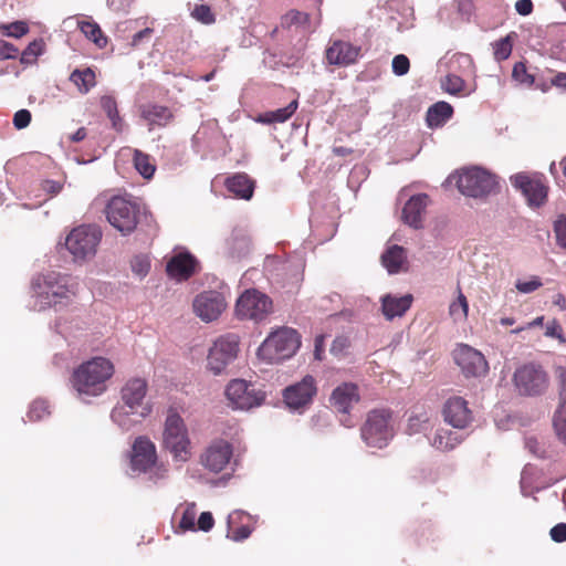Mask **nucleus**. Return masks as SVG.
<instances>
[{
	"label": "nucleus",
	"instance_id": "obj_1",
	"mask_svg": "<svg viewBox=\"0 0 566 566\" xmlns=\"http://www.w3.org/2000/svg\"><path fill=\"white\" fill-rule=\"evenodd\" d=\"M76 290L77 283L69 275L53 271L38 275L32 281L33 308L35 311H43L56 305L62 300H69L75 295Z\"/></svg>",
	"mask_w": 566,
	"mask_h": 566
},
{
	"label": "nucleus",
	"instance_id": "obj_2",
	"mask_svg": "<svg viewBox=\"0 0 566 566\" xmlns=\"http://www.w3.org/2000/svg\"><path fill=\"white\" fill-rule=\"evenodd\" d=\"M114 373L113 364L103 357H95L83 363L72 376L73 388L78 397L85 400L96 397L106 390V381Z\"/></svg>",
	"mask_w": 566,
	"mask_h": 566
},
{
	"label": "nucleus",
	"instance_id": "obj_3",
	"mask_svg": "<svg viewBox=\"0 0 566 566\" xmlns=\"http://www.w3.org/2000/svg\"><path fill=\"white\" fill-rule=\"evenodd\" d=\"M301 346L298 333L291 327L272 332L258 348V357L269 364L291 358Z\"/></svg>",
	"mask_w": 566,
	"mask_h": 566
},
{
	"label": "nucleus",
	"instance_id": "obj_4",
	"mask_svg": "<svg viewBox=\"0 0 566 566\" xmlns=\"http://www.w3.org/2000/svg\"><path fill=\"white\" fill-rule=\"evenodd\" d=\"M130 470L135 474H147L155 483L166 479L168 474L167 468L158 463L155 443L144 436L136 438L133 443Z\"/></svg>",
	"mask_w": 566,
	"mask_h": 566
},
{
	"label": "nucleus",
	"instance_id": "obj_5",
	"mask_svg": "<svg viewBox=\"0 0 566 566\" xmlns=\"http://www.w3.org/2000/svg\"><path fill=\"white\" fill-rule=\"evenodd\" d=\"M102 230L95 224H82L65 238V248L74 262H86L93 259L102 240Z\"/></svg>",
	"mask_w": 566,
	"mask_h": 566
},
{
	"label": "nucleus",
	"instance_id": "obj_6",
	"mask_svg": "<svg viewBox=\"0 0 566 566\" xmlns=\"http://www.w3.org/2000/svg\"><path fill=\"white\" fill-rule=\"evenodd\" d=\"M163 443L174 460L186 462L190 457V440L182 418L170 410L165 421Z\"/></svg>",
	"mask_w": 566,
	"mask_h": 566
},
{
	"label": "nucleus",
	"instance_id": "obj_7",
	"mask_svg": "<svg viewBox=\"0 0 566 566\" xmlns=\"http://www.w3.org/2000/svg\"><path fill=\"white\" fill-rule=\"evenodd\" d=\"M360 431L361 439L368 447H387L395 436L391 412L385 409L370 411Z\"/></svg>",
	"mask_w": 566,
	"mask_h": 566
},
{
	"label": "nucleus",
	"instance_id": "obj_8",
	"mask_svg": "<svg viewBox=\"0 0 566 566\" xmlns=\"http://www.w3.org/2000/svg\"><path fill=\"white\" fill-rule=\"evenodd\" d=\"M107 221L122 234L133 232L139 219V205L130 198L115 196L105 209Z\"/></svg>",
	"mask_w": 566,
	"mask_h": 566
},
{
	"label": "nucleus",
	"instance_id": "obj_9",
	"mask_svg": "<svg viewBox=\"0 0 566 566\" xmlns=\"http://www.w3.org/2000/svg\"><path fill=\"white\" fill-rule=\"evenodd\" d=\"M240 350V338L229 333L219 336L210 347L207 356V368L213 375H221L237 359Z\"/></svg>",
	"mask_w": 566,
	"mask_h": 566
},
{
	"label": "nucleus",
	"instance_id": "obj_10",
	"mask_svg": "<svg viewBox=\"0 0 566 566\" xmlns=\"http://www.w3.org/2000/svg\"><path fill=\"white\" fill-rule=\"evenodd\" d=\"M457 186L464 196L483 198L494 192L497 181L490 171L481 167H470L459 172Z\"/></svg>",
	"mask_w": 566,
	"mask_h": 566
},
{
	"label": "nucleus",
	"instance_id": "obj_11",
	"mask_svg": "<svg viewBox=\"0 0 566 566\" xmlns=\"http://www.w3.org/2000/svg\"><path fill=\"white\" fill-rule=\"evenodd\" d=\"M513 382L520 395L535 397L547 390L549 378L541 365L530 363L514 371Z\"/></svg>",
	"mask_w": 566,
	"mask_h": 566
},
{
	"label": "nucleus",
	"instance_id": "obj_12",
	"mask_svg": "<svg viewBox=\"0 0 566 566\" xmlns=\"http://www.w3.org/2000/svg\"><path fill=\"white\" fill-rule=\"evenodd\" d=\"M272 310V301L264 293L250 289L244 291L235 304V314L242 319L263 321Z\"/></svg>",
	"mask_w": 566,
	"mask_h": 566
},
{
	"label": "nucleus",
	"instance_id": "obj_13",
	"mask_svg": "<svg viewBox=\"0 0 566 566\" xmlns=\"http://www.w3.org/2000/svg\"><path fill=\"white\" fill-rule=\"evenodd\" d=\"M226 396L234 409L249 410L264 401V394L243 379L231 380L226 388Z\"/></svg>",
	"mask_w": 566,
	"mask_h": 566
},
{
	"label": "nucleus",
	"instance_id": "obj_14",
	"mask_svg": "<svg viewBox=\"0 0 566 566\" xmlns=\"http://www.w3.org/2000/svg\"><path fill=\"white\" fill-rule=\"evenodd\" d=\"M147 394V382L143 378L129 379L122 388V401L130 409L133 415L145 418L149 415L150 408L144 403Z\"/></svg>",
	"mask_w": 566,
	"mask_h": 566
},
{
	"label": "nucleus",
	"instance_id": "obj_15",
	"mask_svg": "<svg viewBox=\"0 0 566 566\" xmlns=\"http://www.w3.org/2000/svg\"><path fill=\"white\" fill-rule=\"evenodd\" d=\"M453 357L465 377L485 376L489 370L484 356L469 345H459L453 353Z\"/></svg>",
	"mask_w": 566,
	"mask_h": 566
},
{
	"label": "nucleus",
	"instance_id": "obj_16",
	"mask_svg": "<svg viewBox=\"0 0 566 566\" xmlns=\"http://www.w3.org/2000/svg\"><path fill=\"white\" fill-rule=\"evenodd\" d=\"M315 394V380L307 375L300 382L285 388L283 397L290 410L303 412V409L311 403Z\"/></svg>",
	"mask_w": 566,
	"mask_h": 566
},
{
	"label": "nucleus",
	"instance_id": "obj_17",
	"mask_svg": "<svg viewBox=\"0 0 566 566\" xmlns=\"http://www.w3.org/2000/svg\"><path fill=\"white\" fill-rule=\"evenodd\" d=\"M192 306L196 315L203 322L209 323L221 315L227 303L221 293L208 291L197 295L193 300Z\"/></svg>",
	"mask_w": 566,
	"mask_h": 566
},
{
	"label": "nucleus",
	"instance_id": "obj_18",
	"mask_svg": "<svg viewBox=\"0 0 566 566\" xmlns=\"http://www.w3.org/2000/svg\"><path fill=\"white\" fill-rule=\"evenodd\" d=\"M512 186L518 189L530 206L539 207L546 199L547 188L536 177L518 172L510 177Z\"/></svg>",
	"mask_w": 566,
	"mask_h": 566
},
{
	"label": "nucleus",
	"instance_id": "obj_19",
	"mask_svg": "<svg viewBox=\"0 0 566 566\" xmlns=\"http://www.w3.org/2000/svg\"><path fill=\"white\" fill-rule=\"evenodd\" d=\"M444 421L454 429H465L473 421L472 411L468 407L467 400L462 397L449 398L442 410Z\"/></svg>",
	"mask_w": 566,
	"mask_h": 566
},
{
	"label": "nucleus",
	"instance_id": "obj_20",
	"mask_svg": "<svg viewBox=\"0 0 566 566\" xmlns=\"http://www.w3.org/2000/svg\"><path fill=\"white\" fill-rule=\"evenodd\" d=\"M360 54V48L343 40H334L325 50V57L328 64L336 66H348L354 64Z\"/></svg>",
	"mask_w": 566,
	"mask_h": 566
},
{
	"label": "nucleus",
	"instance_id": "obj_21",
	"mask_svg": "<svg viewBox=\"0 0 566 566\" xmlns=\"http://www.w3.org/2000/svg\"><path fill=\"white\" fill-rule=\"evenodd\" d=\"M232 457V446L226 440L213 441L202 455V464L212 472L222 471Z\"/></svg>",
	"mask_w": 566,
	"mask_h": 566
},
{
	"label": "nucleus",
	"instance_id": "obj_22",
	"mask_svg": "<svg viewBox=\"0 0 566 566\" xmlns=\"http://www.w3.org/2000/svg\"><path fill=\"white\" fill-rule=\"evenodd\" d=\"M197 266L196 258L188 251L174 254L166 265L167 274L177 281L188 280L195 272Z\"/></svg>",
	"mask_w": 566,
	"mask_h": 566
},
{
	"label": "nucleus",
	"instance_id": "obj_23",
	"mask_svg": "<svg viewBox=\"0 0 566 566\" xmlns=\"http://www.w3.org/2000/svg\"><path fill=\"white\" fill-rule=\"evenodd\" d=\"M429 197L419 193L409 198L402 209V221L415 229L422 227V216L428 206Z\"/></svg>",
	"mask_w": 566,
	"mask_h": 566
},
{
	"label": "nucleus",
	"instance_id": "obj_24",
	"mask_svg": "<svg viewBox=\"0 0 566 566\" xmlns=\"http://www.w3.org/2000/svg\"><path fill=\"white\" fill-rule=\"evenodd\" d=\"M357 386L354 384H343L336 387L331 397V402L336 411L347 415L353 403L358 401Z\"/></svg>",
	"mask_w": 566,
	"mask_h": 566
},
{
	"label": "nucleus",
	"instance_id": "obj_25",
	"mask_svg": "<svg viewBox=\"0 0 566 566\" xmlns=\"http://www.w3.org/2000/svg\"><path fill=\"white\" fill-rule=\"evenodd\" d=\"M412 295L394 296L386 294L381 297V311L384 316L391 321L395 317L402 316L411 306Z\"/></svg>",
	"mask_w": 566,
	"mask_h": 566
},
{
	"label": "nucleus",
	"instance_id": "obj_26",
	"mask_svg": "<svg viewBox=\"0 0 566 566\" xmlns=\"http://www.w3.org/2000/svg\"><path fill=\"white\" fill-rule=\"evenodd\" d=\"M226 187L234 197L243 200H250L254 192V181L244 172L228 177Z\"/></svg>",
	"mask_w": 566,
	"mask_h": 566
},
{
	"label": "nucleus",
	"instance_id": "obj_27",
	"mask_svg": "<svg viewBox=\"0 0 566 566\" xmlns=\"http://www.w3.org/2000/svg\"><path fill=\"white\" fill-rule=\"evenodd\" d=\"M465 439V434L462 432L451 431L449 429L439 428L436 430L430 444L440 451H450L454 449Z\"/></svg>",
	"mask_w": 566,
	"mask_h": 566
},
{
	"label": "nucleus",
	"instance_id": "obj_28",
	"mask_svg": "<svg viewBox=\"0 0 566 566\" xmlns=\"http://www.w3.org/2000/svg\"><path fill=\"white\" fill-rule=\"evenodd\" d=\"M250 251V238L242 230H234L226 241V253L232 259L245 256Z\"/></svg>",
	"mask_w": 566,
	"mask_h": 566
},
{
	"label": "nucleus",
	"instance_id": "obj_29",
	"mask_svg": "<svg viewBox=\"0 0 566 566\" xmlns=\"http://www.w3.org/2000/svg\"><path fill=\"white\" fill-rule=\"evenodd\" d=\"M381 263L389 274L399 273L407 263L406 250L400 245L389 247L381 255Z\"/></svg>",
	"mask_w": 566,
	"mask_h": 566
},
{
	"label": "nucleus",
	"instance_id": "obj_30",
	"mask_svg": "<svg viewBox=\"0 0 566 566\" xmlns=\"http://www.w3.org/2000/svg\"><path fill=\"white\" fill-rule=\"evenodd\" d=\"M140 115L150 127L166 126L172 118V114L168 107L157 104L144 105Z\"/></svg>",
	"mask_w": 566,
	"mask_h": 566
},
{
	"label": "nucleus",
	"instance_id": "obj_31",
	"mask_svg": "<svg viewBox=\"0 0 566 566\" xmlns=\"http://www.w3.org/2000/svg\"><path fill=\"white\" fill-rule=\"evenodd\" d=\"M453 114L452 106L447 102H437L429 107L427 122L430 127H438L444 124Z\"/></svg>",
	"mask_w": 566,
	"mask_h": 566
},
{
	"label": "nucleus",
	"instance_id": "obj_32",
	"mask_svg": "<svg viewBox=\"0 0 566 566\" xmlns=\"http://www.w3.org/2000/svg\"><path fill=\"white\" fill-rule=\"evenodd\" d=\"M111 418L123 431H128L143 418H138L136 415L130 412V409L124 405H117L114 407L111 413Z\"/></svg>",
	"mask_w": 566,
	"mask_h": 566
},
{
	"label": "nucleus",
	"instance_id": "obj_33",
	"mask_svg": "<svg viewBox=\"0 0 566 566\" xmlns=\"http://www.w3.org/2000/svg\"><path fill=\"white\" fill-rule=\"evenodd\" d=\"M441 88L450 95H470L473 90H468L464 80L454 73H449L441 78Z\"/></svg>",
	"mask_w": 566,
	"mask_h": 566
},
{
	"label": "nucleus",
	"instance_id": "obj_34",
	"mask_svg": "<svg viewBox=\"0 0 566 566\" xmlns=\"http://www.w3.org/2000/svg\"><path fill=\"white\" fill-rule=\"evenodd\" d=\"M101 106L111 120L112 127L116 132L122 133L124 129V122L119 116L115 98L108 95L102 96Z\"/></svg>",
	"mask_w": 566,
	"mask_h": 566
},
{
	"label": "nucleus",
	"instance_id": "obj_35",
	"mask_svg": "<svg viewBox=\"0 0 566 566\" xmlns=\"http://www.w3.org/2000/svg\"><path fill=\"white\" fill-rule=\"evenodd\" d=\"M296 108L297 101L294 99L283 108L265 113L264 115L260 116L259 120L264 124L284 123L295 113Z\"/></svg>",
	"mask_w": 566,
	"mask_h": 566
},
{
	"label": "nucleus",
	"instance_id": "obj_36",
	"mask_svg": "<svg viewBox=\"0 0 566 566\" xmlns=\"http://www.w3.org/2000/svg\"><path fill=\"white\" fill-rule=\"evenodd\" d=\"M133 161H134V166L136 168V170L145 178V179H150L155 171H156V166L155 164L151 161L150 159V156L143 153L142 150L139 149H135L134 150V158H133Z\"/></svg>",
	"mask_w": 566,
	"mask_h": 566
},
{
	"label": "nucleus",
	"instance_id": "obj_37",
	"mask_svg": "<svg viewBox=\"0 0 566 566\" xmlns=\"http://www.w3.org/2000/svg\"><path fill=\"white\" fill-rule=\"evenodd\" d=\"M70 80L82 93H87L95 85V74L91 69L73 71Z\"/></svg>",
	"mask_w": 566,
	"mask_h": 566
},
{
	"label": "nucleus",
	"instance_id": "obj_38",
	"mask_svg": "<svg viewBox=\"0 0 566 566\" xmlns=\"http://www.w3.org/2000/svg\"><path fill=\"white\" fill-rule=\"evenodd\" d=\"M80 30L87 39L93 41L98 48H104L107 44L106 36L103 35L99 25L91 21L78 22Z\"/></svg>",
	"mask_w": 566,
	"mask_h": 566
},
{
	"label": "nucleus",
	"instance_id": "obj_39",
	"mask_svg": "<svg viewBox=\"0 0 566 566\" xmlns=\"http://www.w3.org/2000/svg\"><path fill=\"white\" fill-rule=\"evenodd\" d=\"M431 428L429 416L423 412L420 415L410 416L408 419L406 432L409 436L417 433H426Z\"/></svg>",
	"mask_w": 566,
	"mask_h": 566
},
{
	"label": "nucleus",
	"instance_id": "obj_40",
	"mask_svg": "<svg viewBox=\"0 0 566 566\" xmlns=\"http://www.w3.org/2000/svg\"><path fill=\"white\" fill-rule=\"evenodd\" d=\"M241 514H243V512L234 511L231 514H229L228 521H227L228 527H229L227 537L231 538L234 542H241V541L248 538L252 532L251 528L245 525L240 526L237 530L231 532L232 523H234L235 518L239 517Z\"/></svg>",
	"mask_w": 566,
	"mask_h": 566
},
{
	"label": "nucleus",
	"instance_id": "obj_41",
	"mask_svg": "<svg viewBox=\"0 0 566 566\" xmlns=\"http://www.w3.org/2000/svg\"><path fill=\"white\" fill-rule=\"evenodd\" d=\"M452 71H460L463 74H469L473 70V60L467 53H455L449 61Z\"/></svg>",
	"mask_w": 566,
	"mask_h": 566
},
{
	"label": "nucleus",
	"instance_id": "obj_42",
	"mask_svg": "<svg viewBox=\"0 0 566 566\" xmlns=\"http://www.w3.org/2000/svg\"><path fill=\"white\" fill-rule=\"evenodd\" d=\"M554 429L560 440L566 442V402H559L553 417Z\"/></svg>",
	"mask_w": 566,
	"mask_h": 566
},
{
	"label": "nucleus",
	"instance_id": "obj_43",
	"mask_svg": "<svg viewBox=\"0 0 566 566\" xmlns=\"http://www.w3.org/2000/svg\"><path fill=\"white\" fill-rule=\"evenodd\" d=\"M196 517H197V506L195 503H187L181 518L179 521V527L184 531H195L196 530Z\"/></svg>",
	"mask_w": 566,
	"mask_h": 566
},
{
	"label": "nucleus",
	"instance_id": "obj_44",
	"mask_svg": "<svg viewBox=\"0 0 566 566\" xmlns=\"http://www.w3.org/2000/svg\"><path fill=\"white\" fill-rule=\"evenodd\" d=\"M512 77L517 83L526 86H531L535 83L534 75L527 72V69L523 62L515 63L512 71Z\"/></svg>",
	"mask_w": 566,
	"mask_h": 566
},
{
	"label": "nucleus",
	"instance_id": "obj_45",
	"mask_svg": "<svg viewBox=\"0 0 566 566\" xmlns=\"http://www.w3.org/2000/svg\"><path fill=\"white\" fill-rule=\"evenodd\" d=\"M49 413L50 411L48 402L42 399H36L30 406L28 418L30 421H36L43 419Z\"/></svg>",
	"mask_w": 566,
	"mask_h": 566
},
{
	"label": "nucleus",
	"instance_id": "obj_46",
	"mask_svg": "<svg viewBox=\"0 0 566 566\" xmlns=\"http://www.w3.org/2000/svg\"><path fill=\"white\" fill-rule=\"evenodd\" d=\"M512 53V34L499 40L494 44V56L497 61L506 60Z\"/></svg>",
	"mask_w": 566,
	"mask_h": 566
},
{
	"label": "nucleus",
	"instance_id": "obj_47",
	"mask_svg": "<svg viewBox=\"0 0 566 566\" xmlns=\"http://www.w3.org/2000/svg\"><path fill=\"white\" fill-rule=\"evenodd\" d=\"M191 15L203 24H212L216 21V17L210 7L206 4H197L192 10Z\"/></svg>",
	"mask_w": 566,
	"mask_h": 566
},
{
	"label": "nucleus",
	"instance_id": "obj_48",
	"mask_svg": "<svg viewBox=\"0 0 566 566\" xmlns=\"http://www.w3.org/2000/svg\"><path fill=\"white\" fill-rule=\"evenodd\" d=\"M130 268L134 274L144 277L150 269L149 259L146 255H136L130 262Z\"/></svg>",
	"mask_w": 566,
	"mask_h": 566
},
{
	"label": "nucleus",
	"instance_id": "obj_49",
	"mask_svg": "<svg viewBox=\"0 0 566 566\" xmlns=\"http://www.w3.org/2000/svg\"><path fill=\"white\" fill-rule=\"evenodd\" d=\"M449 310H450V314L454 317H463V318L467 317L468 311H469V305H468L467 297L461 293V291L459 292L457 301L451 303Z\"/></svg>",
	"mask_w": 566,
	"mask_h": 566
},
{
	"label": "nucleus",
	"instance_id": "obj_50",
	"mask_svg": "<svg viewBox=\"0 0 566 566\" xmlns=\"http://www.w3.org/2000/svg\"><path fill=\"white\" fill-rule=\"evenodd\" d=\"M543 285L541 279L536 275H533L527 281L517 280L515 283V287L520 293L530 294Z\"/></svg>",
	"mask_w": 566,
	"mask_h": 566
},
{
	"label": "nucleus",
	"instance_id": "obj_51",
	"mask_svg": "<svg viewBox=\"0 0 566 566\" xmlns=\"http://www.w3.org/2000/svg\"><path fill=\"white\" fill-rule=\"evenodd\" d=\"M43 49V42L40 41H33L31 42L27 49L22 52L21 61L23 63H31L33 62L41 53Z\"/></svg>",
	"mask_w": 566,
	"mask_h": 566
},
{
	"label": "nucleus",
	"instance_id": "obj_52",
	"mask_svg": "<svg viewBox=\"0 0 566 566\" xmlns=\"http://www.w3.org/2000/svg\"><path fill=\"white\" fill-rule=\"evenodd\" d=\"M392 72L398 75L402 76L408 73L410 67L409 59L403 54H398L392 59L391 63Z\"/></svg>",
	"mask_w": 566,
	"mask_h": 566
},
{
	"label": "nucleus",
	"instance_id": "obj_53",
	"mask_svg": "<svg viewBox=\"0 0 566 566\" xmlns=\"http://www.w3.org/2000/svg\"><path fill=\"white\" fill-rule=\"evenodd\" d=\"M555 377L559 402H566V367H557L555 370Z\"/></svg>",
	"mask_w": 566,
	"mask_h": 566
},
{
	"label": "nucleus",
	"instance_id": "obj_54",
	"mask_svg": "<svg viewBox=\"0 0 566 566\" xmlns=\"http://www.w3.org/2000/svg\"><path fill=\"white\" fill-rule=\"evenodd\" d=\"M308 20V15L304 12L292 10L284 15L282 24L284 27L303 24Z\"/></svg>",
	"mask_w": 566,
	"mask_h": 566
},
{
	"label": "nucleus",
	"instance_id": "obj_55",
	"mask_svg": "<svg viewBox=\"0 0 566 566\" xmlns=\"http://www.w3.org/2000/svg\"><path fill=\"white\" fill-rule=\"evenodd\" d=\"M554 231L558 245L566 248V216H560L555 221Z\"/></svg>",
	"mask_w": 566,
	"mask_h": 566
},
{
	"label": "nucleus",
	"instance_id": "obj_56",
	"mask_svg": "<svg viewBox=\"0 0 566 566\" xmlns=\"http://www.w3.org/2000/svg\"><path fill=\"white\" fill-rule=\"evenodd\" d=\"M7 35L13 38H21L29 31V27L23 21H15L6 27Z\"/></svg>",
	"mask_w": 566,
	"mask_h": 566
},
{
	"label": "nucleus",
	"instance_id": "obj_57",
	"mask_svg": "<svg viewBox=\"0 0 566 566\" xmlns=\"http://www.w3.org/2000/svg\"><path fill=\"white\" fill-rule=\"evenodd\" d=\"M31 113L28 109H20L13 116V125L17 129H23L30 125Z\"/></svg>",
	"mask_w": 566,
	"mask_h": 566
},
{
	"label": "nucleus",
	"instance_id": "obj_58",
	"mask_svg": "<svg viewBox=\"0 0 566 566\" xmlns=\"http://www.w3.org/2000/svg\"><path fill=\"white\" fill-rule=\"evenodd\" d=\"M214 524L213 516L210 512H202L198 518V530L209 532Z\"/></svg>",
	"mask_w": 566,
	"mask_h": 566
},
{
	"label": "nucleus",
	"instance_id": "obj_59",
	"mask_svg": "<svg viewBox=\"0 0 566 566\" xmlns=\"http://www.w3.org/2000/svg\"><path fill=\"white\" fill-rule=\"evenodd\" d=\"M551 538L556 543L566 541V523H558L551 528Z\"/></svg>",
	"mask_w": 566,
	"mask_h": 566
},
{
	"label": "nucleus",
	"instance_id": "obj_60",
	"mask_svg": "<svg viewBox=\"0 0 566 566\" xmlns=\"http://www.w3.org/2000/svg\"><path fill=\"white\" fill-rule=\"evenodd\" d=\"M18 54V49L6 41H0V59H14Z\"/></svg>",
	"mask_w": 566,
	"mask_h": 566
},
{
	"label": "nucleus",
	"instance_id": "obj_61",
	"mask_svg": "<svg viewBox=\"0 0 566 566\" xmlns=\"http://www.w3.org/2000/svg\"><path fill=\"white\" fill-rule=\"evenodd\" d=\"M154 30L150 29V28H145L144 30L135 33L133 35V39H132V45L133 46H138L143 40H149V38L151 36Z\"/></svg>",
	"mask_w": 566,
	"mask_h": 566
},
{
	"label": "nucleus",
	"instance_id": "obj_62",
	"mask_svg": "<svg viewBox=\"0 0 566 566\" xmlns=\"http://www.w3.org/2000/svg\"><path fill=\"white\" fill-rule=\"evenodd\" d=\"M515 10L521 15H528L533 10V3L531 0H517L515 2Z\"/></svg>",
	"mask_w": 566,
	"mask_h": 566
},
{
	"label": "nucleus",
	"instance_id": "obj_63",
	"mask_svg": "<svg viewBox=\"0 0 566 566\" xmlns=\"http://www.w3.org/2000/svg\"><path fill=\"white\" fill-rule=\"evenodd\" d=\"M43 189L52 195H56L61 191L62 186L56 181L46 180L44 182Z\"/></svg>",
	"mask_w": 566,
	"mask_h": 566
},
{
	"label": "nucleus",
	"instance_id": "obj_64",
	"mask_svg": "<svg viewBox=\"0 0 566 566\" xmlns=\"http://www.w3.org/2000/svg\"><path fill=\"white\" fill-rule=\"evenodd\" d=\"M552 85L566 88V73H558L552 78Z\"/></svg>",
	"mask_w": 566,
	"mask_h": 566
}]
</instances>
